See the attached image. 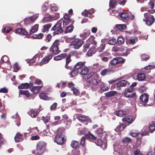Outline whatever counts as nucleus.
Returning <instances> with one entry per match:
<instances>
[{
  "label": "nucleus",
  "instance_id": "obj_1",
  "mask_svg": "<svg viewBox=\"0 0 155 155\" xmlns=\"http://www.w3.org/2000/svg\"><path fill=\"white\" fill-rule=\"evenodd\" d=\"M71 57V55L70 54H68L67 53H63L54 57V59L55 61H58L65 58V68L67 69H71V67L69 65L72 61Z\"/></svg>",
  "mask_w": 155,
  "mask_h": 155
},
{
  "label": "nucleus",
  "instance_id": "obj_2",
  "mask_svg": "<svg viewBox=\"0 0 155 155\" xmlns=\"http://www.w3.org/2000/svg\"><path fill=\"white\" fill-rule=\"evenodd\" d=\"M63 132L64 130L62 128H59L57 130L54 138V142L58 144L62 145L66 141L64 136L63 134Z\"/></svg>",
  "mask_w": 155,
  "mask_h": 155
},
{
  "label": "nucleus",
  "instance_id": "obj_3",
  "mask_svg": "<svg viewBox=\"0 0 155 155\" xmlns=\"http://www.w3.org/2000/svg\"><path fill=\"white\" fill-rule=\"evenodd\" d=\"M46 143L42 141L39 142L36 147V150L32 151V153H35L36 155H41L46 150Z\"/></svg>",
  "mask_w": 155,
  "mask_h": 155
},
{
  "label": "nucleus",
  "instance_id": "obj_4",
  "mask_svg": "<svg viewBox=\"0 0 155 155\" xmlns=\"http://www.w3.org/2000/svg\"><path fill=\"white\" fill-rule=\"evenodd\" d=\"M59 40H56L50 48L49 51L52 55L58 54L61 52L58 47L59 45Z\"/></svg>",
  "mask_w": 155,
  "mask_h": 155
},
{
  "label": "nucleus",
  "instance_id": "obj_5",
  "mask_svg": "<svg viewBox=\"0 0 155 155\" xmlns=\"http://www.w3.org/2000/svg\"><path fill=\"white\" fill-rule=\"evenodd\" d=\"M126 60L123 58L122 57H117L114 58L112 60H111L110 63L109 64H110L113 66H117V67H121L122 64L124 63L125 61Z\"/></svg>",
  "mask_w": 155,
  "mask_h": 155
},
{
  "label": "nucleus",
  "instance_id": "obj_6",
  "mask_svg": "<svg viewBox=\"0 0 155 155\" xmlns=\"http://www.w3.org/2000/svg\"><path fill=\"white\" fill-rule=\"evenodd\" d=\"M51 31H54L52 34L53 36L61 34L63 31L61 28V23L58 22L51 29Z\"/></svg>",
  "mask_w": 155,
  "mask_h": 155
},
{
  "label": "nucleus",
  "instance_id": "obj_7",
  "mask_svg": "<svg viewBox=\"0 0 155 155\" xmlns=\"http://www.w3.org/2000/svg\"><path fill=\"white\" fill-rule=\"evenodd\" d=\"M145 18L143 21L146 22V24L149 26L151 25L155 21L154 16L149 15L148 13H145L144 14Z\"/></svg>",
  "mask_w": 155,
  "mask_h": 155
},
{
  "label": "nucleus",
  "instance_id": "obj_8",
  "mask_svg": "<svg viewBox=\"0 0 155 155\" xmlns=\"http://www.w3.org/2000/svg\"><path fill=\"white\" fill-rule=\"evenodd\" d=\"M84 42L83 40L77 38L71 42L70 45L73 46V48L74 49H78L81 46Z\"/></svg>",
  "mask_w": 155,
  "mask_h": 155
},
{
  "label": "nucleus",
  "instance_id": "obj_9",
  "mask_svg": "<svg viewBox=\"0 0 155 155\" xmlns=\"http://www.w3.org/2000/svg\"><path fill=\"white\" fill-rule=\"evenodd\" d=\"M76 117L79 121L86 125H87L88 123H91V119L82 114H78Z\"/></svg>",
  "mask_w": 155,
  "mask_h": 155
},
{
  "label": "nucleus",
  "instance_id": "obj_10",
  "mask_svg": "<svg viewBox=\"0 0 155 155\" xmlns=\"http://www.w3.org/2000/svg\"><path fill=\"white\" fill-rule=\"evenodd\" d=\"M127 84L130 85V83L126 80H122L115 84L114 86L117 90H120L121 89V87H125Z\"/></svg>",
  "mask_w": 155,
  "mask_h": 155
},
{
  "label": "nucleus",
  "instance_id": "obj_11",
  "mask_svg": "<svg viewBox=\"0 0 155 155\" xmlns=\"http://www.w3.org/2000/svg\"><path fill=\"white\" fill-rule=\"evenodd\" d=\"M133 88H126L124 91V95L127 98H134L136 97V93L133 91Z\"/></svg>",
  "mask_w": 155,
  "mask_h": 155
},
{
  "label": "nucleus",
  "instance_id": "obj_12",
  "mask_svg": "<svg viewBox=\"0 0 155 155\" xmlns=\"http://www.w3.org/2000/svg\"><path fill=\"white\" fill-rule=\"evenodd\" d=\"M149 97V95L147 93L142 94L140 97V102L141 103L146 104L148 102Z\"/></svg>",
  "mask_w": 155,
  "mask_h": 155
},
{
  "label": "nucleus",
  "instance_id": "obj_13",
  "mask_svg": "<svg viewBox=\"0 0 155 155\" xmlns=\"http://www.w3.org/2000/svg\"><path fill=\"white\" fill-rule=\"evenodd\" d=\"M118 15L123 21H125L129 19V15L127 12H121L119 13Z\"/></svg>",
  "mask_w": 155,
  "mask_h": 155
},
{
  "label": "nucleus",
  "instance_id": "obj_14",
  "mask_svg": "<svg viewBox=\"0 0 155 155\" xmlns=\"http://www.w3.org/2000/svg\"><path fill=\"white\" fill-rule=\"evenodd\" d=\"M85 63L84 62H78L75 64L73 68H74V69L79 72V69H80V71H81V69L84 65Z\"/></svg>",
  "mask_w": 155,
  "mask_h": 155
},
{
  "label": "nucleus",
  "instance_id": "obj_15",
  "mask_svg": "<svg viewBox=\"0 0 155 155\" xmlns=\"http://www.w3.org/2000/svg\"><path fill=\"white\" fill-rule=\"evenodd\" d=\"M114 71L113 70L107 68L102 70L101 72V74L102 76H105L106 75L110 74L111 73L114 72Z\"/></svg>",
  "mask_w": 155,
  "mask_h": 155
},
{
  "label": "nucleus",
  "instance_id": "obj_16",
  "mask_svg": "<svg viewBox=\"0 0 155 155\" xmlns=\"http://www.w3.org/2000/svg\"><path fill=\"white\" fill-rule=\"evenodd\" d=\"M85 75L86 76V78H84V79L86 81H87V80H88L90 78H91V79H92L94 77H95V76L96 77H97V74L93 72H90L88 73L87 74Z\"/></svg>",
  "mask_w": 155,
  "mask_h": 155
},
{
  "label": "nucleus",
  "instance_id": "obj_17",
  "mask_svg": "<svg viewBox=\"0 0 155 155\" xmlns=\"http://www.w3.org/2000/svg\"><path fill=\"white\" fill-rule=\"evenodd\" d=\"M89 71V69L87 67L84 66L81 69V71L79 72L80 75H87Z\"/></svg>",
  "mask_w": 155,
  "mask_h": 155
},
{
  "label": "nucleus",
  "instance_id": "obj_18",
  "mask_svg": "<svg viewBox=\"0 0 155 155\" xmlns=\"http://www.w3.org/2000/svg\"><path fill=\"white\" fill-rule=\"evenodd\" d=\"M87 41L91 44L96 46L97 44V41L95 40V38L93 36H91L87 39Z\"/></svg>",
  "mask_w": 155,
  "mask_h": 155
},
{
  "label": "nucleus",
  "instance_id": "obj_19",
  "mask_svg": "<svg viewBox=\"0 0 155 155\" xmlns=\"http://www.w3.org/2000/svg\"><path fill=\"white\" fill-rule=\"evenodd\" d=\"M40 111V110L35 109L34 110H31L30 111V114L31 116L33 118L36 117Z\"/></svg>",
  "mask_w": 155,
  "mask_h": 155
},
{
  "label": "nucleus",
  "instance_id": "obj_20",
  "mask_svg": "<svg viewBox=\"0 0 155 155\" xmlns=\"http://www.w3.org/2000/svg\"><path fill=\"white\" fill-rule=\"evenodd\" d=\"M126 126L127 125L124 124H120L117 127V128L115 129V130L117 132L122 131Z\"/></svg>",
  "mask_w": 155,
  "mask_h": 155
},
{
  "label": "nucleus",
  "instance_id": "obj_21",
  "mask_svg": "<svg viewBox=\"0 0 155 155\" xmlns=\"http://www.w3.org/2000/svg\"><path fill=\"white\" fill-rule=\"evenodd\" d=\"M38 25L36 24L34 26H32L29 32V34L30 35H31L33 33L36 32L38 30Z\"/></svg>",
  "mask_w": 155,
  "mask_h": 155
},
{
  "label": "nucleus",
  "instance_id": "obj_22",
  "mask_svg": "<svg viewBox=\"0 0 155 155\" xmlns=\"http://www.w3.org/2000/svg\"><path fill=\"white\" fill-rule=\"evenodd\" d=\"M51 54L48 55L47 56L44 58L41 61V63L42 64L48 63L49 61L52 58Z\"/></svg>",
  "mask_w": 155,
  "mask_h": 155
},
{
  "label": "nucleus",
  "instance_id": "obj_23",
  "mask_svg": "<svg viewBox=\"0 0 155 155\" xmlns=\"http://www.w3.org/2000/svg\"><path fill=\"white\" fill-rule=\"evenodd\" d=\"M126 28V26L124 24H117L116 25L114 28L120 31H122L125 30Z\"/></svg>",
  "mask_w": 155,
  "mask_h": 155
},
{
  "label": "nucleus",
  "instance_id": "obj_24",
  "mask_svg": "<svg viewBox=\"0 0 155 155\" xmlns=\"http://www.w3.org/2000/svg\"><path fill=\"white\" fill-rule=\"evenodd\" d=\"M137 38H132L130 39H126V43L127 45H134L136 42Z\"/></svg>",
  "mask_w": 155,
  "mask_h": 155
},
{
  "label": "nucleus",
  "instance_id": "obj_25",
  "mask_svg": "<svg viewBox=\"0 0 155 155\" xmlns=\"http://www.w3.org/2000/svg\"><path fill=\"white\" fill-rule=\"evenodd\" d=\"M51 25L52 24L50 23L45 25L43 26V28L42 29V32L44 33L48 32L49 29L51 28Z\"/></svg>",
  "mask_w": 155,
  "mask_h": 155
},
{
  "label": "nucleus",
  "instance_id": "obj_26",
  "mask_svg": "<svg viewBox=\"0 0 155 155\" xmlns=\"http://www.w3.org/2000/svg\"><path fill=\"white\" fill-rule=\"evenodd\" d=\"M92 80V83L93 85H98L101 82V80L98 79V75L97 77H96L95 76Z\"/></svg>",
  "mask_w": 155,
  "mask_h": 155
},
{
  "label": "nucleus",
  "instance_id": "obj_27",
  "mask_svg": "<svg viewBox=\"0 0 155 155\" xmlns=\"http://www.w3.org/2000/svg\"><path fill=\"white\" fill-rule=\"evenodd\" d=\"M71 147L74 149H78L80 145L78 141L76 140H72L71 143Z\"/></svg>",
  "mask_w": 155,
  "mask_h": 155
},
{
  "label": "nucleus",
  "instance_id": "obj_28",
  "mask_svg": "<svg viewBox=\"0 0 155 155\" xmlns=\"http://www.w3.org/2000/svg\"><path fill=\"white\" fill-rule=\"evenodd\" d=\"M23 136L20 133L17 134L15 137V139L16 141L20 142L23 139Z\"/></svg>",
  "mask_w": 155,
  "mask_h": 155
},
{
  "label": "nucleus",
  "instance_id": "obj_29",
  "mask_svg": "<svg viewBox=\"0 0 155 155\" xmlns=\"http://www.w3.org/2000/svg\"><path fill=\"white\" fill-rule=\"evenodd\" d=\"M38 16H35L30 17L29 18L26 19L25 20V23L28 22L29 23L34 22L36 20Z\"/></svg>",
  "mask_w": 155,
  "mask_h": 155
},
{
  "label": "nucleus",
  "instance_id": "obj_30",
  "mask_svg": "<svg viewBox=\"0 0 155 155\" xmlns=\"http://www.w3.org/2000/svg\"><path fill=\"white\" fill-rule=\"evenodd\" d=\"M85 137L87 138L93 140H96V137L93 134H91L90 132H88V133L85 135Z\"/></svg>",
  "mask_w": 155,
  "mask_h": 155
},
{
  "label": "nucleus",
  "instance_id": "obj_31",
  "mask_svg": "<svg viewBox=\"0 0 155 155\" xmlns=\"http://www.w3.org/2000/svg\"><path fill=\"white\" fill-rule=\"evenodd\" d=\"M29 87V84L27 83H26L21 84L18 86V88L19 89H27Z\"/></svg>",
  "mask_w": 155,
  "mask_h": 155
},
{
  "label": "nucleus",
  "instance_id": "obj_32",
  "mask_svg": "<svg viewBox=\"0 0 155 155\" xmlns=\"http://www.w3.org/2000/svg\"><path fill=\"white\" fill-rule=\"evenodd\" d=\"M43 87L42 86H34L31 89L32 91L34 92V93L37 94L40 90V89Z\"/></svg>",
  "mask_w": 155,
  "mask_h": 155
},
{
  "label": "nucleus",
  "instance_id": "obj_33",
  "mask_svg": "<svg viewBox=\"0 0 155 155\" xmlns=\"http://www.w3.org/2000/svg\"><path fill=\"white\" fill-rule=\"evenodd\" d=\"M90 31H88L84 32L80 35V36L82 38V40H83L90 35Z\"/></svg>",
  "mask_w": 155,
  "mask_h": 155
},
{
  "label": "nucleus",
  "instance_id": "obj_34",
  "mask_svg": "<svg viewBox=\"0 0 155 155\" xmlns=\"http://www.w3.org/2000/svg\"><path fill=\"white\" fill-rule=\"evenodd\" d=\"M74 21L71 19L64 20L63 21V24L64 26H66L71 23V25H73Z\"/></svg>",
  "mask_w": 155,
  "mask_h": 155
},
{
  "label": "nucleus",
  "instance_id": "obj_35",
  "mask_svg": "<svg viewBox=\"0 0 155 155\" xmlns=\"http://www.w3.org/2000/svg\"><path fill=\"white\" fill-rule=\"evenodd\" d=\"M52 17L51 15L45 17L43 18L42 21L44 23L50 22L52 21Z\"/></svg>",
  "mask_w": 155,
  "mask_h": 155
},
{
  "label": "nucleus",
  "instance_id": "obj_36",
  "mask_svg": "<svg viewBox=\"0 0 155 155\" xmlns=\"http://www.w3.org/2000/svg\"><path fill=\"white\" fill-rule=\"evenodd\" d=\"M145 77V75L143 73H140L137 75V79L139 81H143Z\"/></svg>",
  "mask_w": 155,
  "mask_h": 155
},
{
  "label": "nucleus",
  "instance_id": "obj_37",
  "mask_svg": "<svg viewBox=\"0 0 155 155\" xmlns=\"http://www.w3.org/2000/svg\"><path fill=\"white\" fill-rule=\"evenodd\" d=\"M117 93V92L115 91H111L105 94L106 97H110L115 95Z\"/></svg>",
  "mask_w": 155,
  "mask_h": 155
},
{
  "label": "nucleus",
  "instance_id": "obj_38",
  "mask_svg": "<svg viewBox=\"0 0 155 155\" xmlns=\"http://www.w3.org/2000/svg\"><path fill=\"white\" fill-rule=\"evenodd\" d=\"M20 94L21 95H25L27 97H29L30 96V93L28 90H20Z\"/></svg>",
  "mask_w": 155,
  "mask_h": 155
},
{
  "label": "nucleus",
  "instance_id": "obj_39",
  "mask_svg": "<svg viewBox=\"0 0 155 155\" xmlns=\"http://www.w3.org/2000/svg\"><path fill=\"white\" fill-rule=\"evenodd\" d=\"M124 42V40L122 36H119L116 40V42L119 45L123 44Z\"/></svg>",
  "mask_w": 155,
  "mask_h": 155
},
{
  "label": "nucleus",
  "instance_id": "obj_40",
  "mask_svg": "<svg viewBox=\"0 0 155 155\" xmlns=\"http://www.w3.org/2000/svg\"><path fill=\"white\" fill-rule=\"evenodd\" d=\"M79 72L73 68L72 71L70 73L71 77H73L77 76Z\"/></svg>",
  "mask_w": 155,
  "mask_h": 155
},
{
  "label": "nucleus",
  "instance_id": "obj_41",
  "mask_svg": "<svg viewBox=\"0 0 155 155\" xmlns=\"http://www.w3.org/2000/svg\"><path fill=\"white\" fill-rule=\"evenodd\" d=\"M97 134L100 137L102 136L103 134V129L102 128H99L96 131Z\"/></svg>",
  "mask_w": 155,
  "mask_h": 155
},
{
  "label": "nucleus",
  "instance_id": "obj_42",
  "mask_svg": "<svg viewBox=\"0 0 155 155\" xmlns=\"http://www.w3.org/2000/svg\"><path fill=\"white\" fill-rule=\"evenodd\" d=\"M150 58V56L146 54H143L141 55V59L142 61H146Z\"/></svg>",
  "mask_w": 155,
  "mask_h": 155
},
{
  "label": "nucleus",
  "instance_id": "obj_43",
  "mask_svg": "<svg viewBox=\"0 0 155 155\" xmlns=\"http://www.w3.org/2000/svg\"><path fill=\"white\" fill-rule=\"evenodd\" d=\"M117 5L116 1L114 0H110L109 2V6L110 8H113Z\"/></svg>",
  "mask_w": 155,
  "mask_h": 155
},
{
  "label": "nucleus",
  "instance_id": "obj_44",
  "mask_svg": "<svg viewBox=\"0 0 155 155\" xmlns=\"http://www.w3.org/2000/svg\"><path fill=\"white\" fill-rule=\"evenodd\" d=\"M2 109L0 110V112L2 113L1 117L2 118L5 119L6 117V111L5 109H4V107H2Z\"/></svg>",
  "mask_w": 155,
  "mask_h": 155
},
{
  "label": "nucleus",
  "instance_id": "obj_45",
  "mask_svg": "<svg viewBox=\"0 0 155 155\" xmlns=\"http://www.w3.org/2000/svg\"><path fill=\"white\" fill-rule=\"evenodd\" d=\"M39 96L41 99L45 100H47L48 98L47 95L45 93H40Z\"/></svg>",
  "mask_w": 155,
  "mask_h": 155
},
{
  "label": "nucleus",
  "instance_id": "obj_46",
  "mask_svg": "<svg viewBox=\"0 0 155 155\" xmlns=\"http://www.w3.org/2000/svg\"><path fill=\"white\" fill-rule=\"evenodd\" d=\"M52 36L50 34H48L44 39V41L46 42H48L50 41L52 38Z\"/></svg>",
  "mask_w": 155,
  "mask_h": 155
},
{
  "label": "nucleus",
  "instance_id": "obj_47",
  "mask_svg": "<svg viewBox=\"0 0 155 155\" xmlns=\"http://www.w3.org/2000/svg\"><path fill=\"white\" fill-rule=\"evenodd\" d=\"M73 28L74 27L73 25H71V24H70L69 26L67 27V28L65 31V32L67 33L71 32L73 31Z\"/></svg>",
  "mask_w": 155,
  "mask_h": 155
},
{
  "label": "nucleus",
  "instance_id": "obj_48",
  "mask_svg": "<svg viewBox=\"0 0 155 155\" xmlns=\"http://www.w3.org/2000/svg\"><path fill=\"white\" fill-rule=\"evenodd\" d=\"M13 68L14 69V71L17 72L19 70L20 68V66H19L17 63H16L14 65Z\"/></svg>",
  "mask_w": 155,
  "mask_h": 155
},
{
  "label": "nucleus",
  "instance_id": "obj_49",
  "mask_svg": "<svg viewBox=\"0 0 155 155\" xmlns=\"http://www.w3.org/2000/svg\"><path fill=\"white\" fill-rule=\"evenodd\" d=\"M149 129L151 133L154 131L155 130V123L151 124L149 127Z\"/></svg>",
  "mask_w": 155,
  "mask_h": 155
},
{
  "label": "nucleus",
  "instance_id": "obj_50",
  "mask_svg": "<svg viewBox=\"0 0 155 155\" xmlns=\"http://www.w3.org/2000/svg\"><path fill=\"white\" fill-rule=\"evenodd\" d=\"M131 141V139L128 137L124 138L123 140V142L125 144L128 143Z\"/></svg>",
  "mask_w": 155,
  "mask_h": 155
},
{
  "label": "nucleus",
  "instance_id": "obj_51",
  "mask_svg": "<svg viewBox=\"0 0 155 155\" xmlns=\"http://www.w3.org/2000/svg\"><path fill=\"white\" fill-rule=\"evenodd\" d=\"M12 28L10 26L5 27L4 28V31L6 33H8L12 30Z\"/></svg>",
  "mask_w": 155,
  "mask_h": 155
},
{
  "label": "nucleus",
  "instance_id": "obj_52",
  "mask_svg": "<svg viewBox=\"0 0 155 155\" xmlns=\"http://www.w3.org/2000/svg\"><path fill=\"white\" fill-rule=\"evenodd\" d=\"M116 43V40L114 38L110 40L108 42V44L110 45H114Z\"/></svg>",
  "mask_w": 155,
  "mask_h": 155
},
{
  "label": "nucleus",
  "instance_id": "obj_53",
  "mask_svg": "<svg viewBox=\"0 0 155 155\" xmlns=\"http://www.w3.org/2000/svg\"><path fill=\"white\" fill-rule=\"evenodd\" d=\"M58 104L57 103H54L50 107L51 110H56Z\"/></svg>",
  "mask_w": 155,
  "mask_h": 155
},
{
  "label": "nucleus",
  "instance_id": "obj_54",
  "mask_svg": "<svg viewBox=\"0 0 155 155\" xmlns=\"http://www.w3.org/2000/svg\"><path fill=\"white\" fill-rule=\"evenodd\" d=\"M85 137H82L81 140L80 144L84 147L85 146Z\"/></svg>",
  "mask_w": 155,
  "mask_h": 155
},
{
  "label": "nucleus",
  "instance_id": "obj_55",
  "mask_svg": "<svg viewBox=\"0 0 155 155\" xmlns=\"http://www.w3.org/2000/svg\"><path fill=\"white\" fill-rule=\"evenodd\" d=\"M105 44H101L100 46L98 48V50L99 52L102 51L105 48Z\"/></svg>",
  "mask_w": 155,
  "mask_h": 155
},
{
  "label": "nucleus",
  "instance_id": "obj_56",
  "mask_svg": "<svg viewBox=\"0 0 155 155\" xmlns=\"http://www.w3.org/2000/svg\"><path fill=\"white\" fill-rule=\"evenodd\" d=\"M124 114L123 111L121 110L117 111L116 112V115L119 117H122Z\"/></svg>",
  "mask_w": 155,
  "mask_h": 155
},
{
  "label": "nucleus",
  "instance_id": "obj_57",
  "mask_svg": "<svg viewBox=\"0 0 155 155\" xmlns=\"http://www.w3.org/2000/svg\"><path fill=\"white\" fill-rule=\"evenodd\" d=\"M48 7V3H44L41 7L42 10L44 11H45Z\"/></svg>",
  "mask_w": 155,
  "mask_h": 155
},
{
  "label": "nucleus",
  "instance_id": "obj_58",
  "mask_svg": "<svg viewBox=\"0 0 155 155\" xmlns=\"http://www.w3.org/2000/svg\"><path fill=\"white\" fill-rule=\"evenodd\" d=\"M43 120L45 123H48L50 120V117L49 116H46V117H42Z\"/></svg>",
  "mask_w": 155,
  "mask_h": 155
},
{
  "label": "nucleus",
  "instance_id": "obj_59",
  "mask_svg": "<svg viewBox=\"0 0 155 155\" xmlns=\"http://www.w3.org/2000/svg\"><path fill=\"white\" fill-rule=\"evenodd\" d=\"M120 50V48L117 46H114L112 48V51L113 52H118Z\"/></svg>",
  "mask_w": 155,
  "mask_h": 155
},
{
  "label": "nucleus",
  "instance_id": "obj_60",
  "mask_svg": "<svg viewBox=\"0 0 155 155\" xmlns=\"http://www.w3.org/2000/svg\"><path fill=\"white\" fill-rule=\"evenodd\" d=\"M71 89L73 91V93L74 94H78L79 92L78 90L74 87H73Z\"/></svg>",
  "mask_w": 155,
  "mask_h": 155
},
{
  "label": "nucleus",
  "instance_id": "obj_61",
  "mask_svg": "<svg viewBox=\"0 0 155 155\" xmlns=\"http://www.w3.org/2000/svg\"><path fill=\"white\" fill-rule=\"evenodd\" d=\"M8 92V89L5 87H3L0 89V93H7Z\"/></svg>",
  "mask_w": 155,
  "mask_h": 155
},
{
  "label": "nucleus",
  "instance_id": "obj_62",
  "mask_svg": "<svg viewBox=\"0 0 155 155\" xmlns=\"http://www.w3.org/2000/svg\"><path fill=\"white\" fill-rule=\"evenodd\" d=\"M40 138V137L38 135L33 136L31 137V139L32 140H38Z\"/></svg>",
  "mask_w": 155,
  "mask_h": 155
},
{
  "label": "nucleus",
  "instance_id": "obj_63",
  "mask_svg": "<svg viewBox=\"0 0 155 155\" xmlns=\"http://www.w3.org/2000/svg\"><path fill=\"white\" fill-rule=\"evenodd\" d=\"M131 50L130 49H127L126 52L123 54V56H127L128 54H130Z\"/></svg>",
  "mask_w": 155,
  "mask_h": 155
},
{
  "label": "nucleus",
  "instance_id": "obj_64",
  "mask_svg": "<svg viewBox=\"0 0 155 155\" xmlns=\"http://www.w3.org/2000/svg\"><path fill=\"white\" fill-rule=\"evenodd\" d=\"M147 89V88L144 86H141L140 89V91L141 92H143Z\"/></svg>",
  "mask_w": 155,
  "mask_h": 155
}]
</instances>
